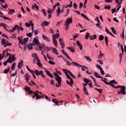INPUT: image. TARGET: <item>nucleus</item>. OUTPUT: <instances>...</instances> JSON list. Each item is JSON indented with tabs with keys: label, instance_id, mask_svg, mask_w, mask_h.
Returning a JSON list of instances; mask_svg holds the SVG:
<instances>
[{
	"label": "nucleus",
	"instance_id": "58836bf2",
	"mask_svg": "<svg viewBox=\"0 0 126 126\" xmlns=\"http://www.w3.org/2000/svg\"><path fill=\"white\" fill-rule=\"evenodd\" d=\"M90 36V35L89 33H87L85 36V39H87Z\"/></svg>",
	"mask_w": 126,
	"mask_h": 126
},
{
	"label": "nucleus",
	"instance_id": "3c124183",
	"mask_svg": "<svg viewBox=\"0 0 126 126\" xmlns=\"http://www.w3.org/2000/svg\"><path fill=\"white\" fill-rule=\"evenodd\" d=\"M64 25L65 26L64 28L65 29L66 31L69 28V25H66H66L65 24H64Z\"/></svg>",
	"mask_w": 126,
	"mask_h": 126
},
{
	"label": "nucleus",
	"instance_id": "f704fd0d",
	"mask_svg": "<svg viewBox=\"0 0 126 126\" xmlns=\"http://www.w3.org/2000/svg\"><path fill=\"white\" fill-rule=\"evenodd\" d=\"M15 55H13L12 59H11V61H10V63H12V62L13 61H14V60H15Z\"/></svg>",
	"mask_w": 126,
	"mask_h": 126
},
{
	"label": "nucleus",
	"instance_id": "79ce46f5",
	"mask_svg": "<svg viewBox=\"0 0 126 126\" xmlns=\"http://www.w3.org/2000/svg\"><path fill=\"white\" fill-rule=\"evenodd\" d=\"M50 50V48L48 47H45L44 48V50L46 52H48Z\"/></svg>",
	"mask_w": 126,
	"mask_h": 126
},
{
	"label": "nucleus",
	"instance_id": "9b49d317",
	"mask_svg": "<svg viewBox=\"0 0 126 126\" xmlns=\"http://www.w3.org/2000/svg\"><path fill=\"white\" fill-rule=\"evenodd\" d=\"M55 79L57 81L58 85H59L60 84H61V78L60 77H55Z\"/></svg>",
	"mask_w": 126,
	"mask_h": 126
},
{
	"label": "nucleus",
	"instance_id": "cd10ccee",
	"mask_svg": "<svg viewBox=\"0 0 126 126\" xmlns=\"http://www.w3.org/2000/svg\"><path fill=\"white\" fill-rule=\"evenodd\" d=\"M8 9L9 10L8 12V13L9 14H12L15 12V11L13 9L11 10L10 9Z\"/></svg>",
	"mask_w": 126,
	"mask_h": 126
},
{
	"label": "nucleus",
	"instance_id": "69168bd1",
	"mask_svg": "<svg viewBox=\"0 0 126 126\" xmlns=\"http://www.w3.org/2000/svg\"><path fill=\"white\" fill-rule=\"evenodd\" d=\"M105 76L106 77H111V76L109 74H105Z\"/></svg>",
	"mask_w": 126,
	"mask_h": 126
},
{
	"label": "nucleus",
	"instance_id": "13d9d810",
	"mask_svg": "<svg viewBox=\"0 0 126 126\" xmlns=\"http://www.w3.org/2000/svg\"><path fill=\"white\" fill-rule=\"evenodd\" d=\"M96 18L97 19V20H96V19H95V20L98 22V23L97 24H100V22L99 20H98V17H96Z\"/></svg>",
	"mask_w": 126,
	"mask_h": 126
},
{
	"label": "nucleus",
	"instance_id": "393cba45",
	"mask_svg": "<svg viewBox=\"0 0 126 126\" xmlns=\"http://www.w3.org/2000/svg\"><path fill=\"white\" fill-rule=\"evenodd\" d=\"M52 40L53 43L56 47H57V43L56 40L54 39V38H52Z\"/></svg>",
	"mask_w": 126,
	"mask_h": 126
},
{
	"label": "nucleus",
	"instance_id": "39448f33",
	"mask_svg": "<svg viewBox=\"0 0 126 126\" xmlns=\"http://www.w3.org/2000/svg\"><path fill=\"white\" fill-rule=\"evenodd\" d=\"M72 23V18H68L65 22L64 24L66 25H69V24H71Z\"/></svg>",
	"mask_w": 126,
	"mask_h": 126
},
{
	"label": "nucleus",
	"instance_id": "412c9836",
	"mask_svg": "<svg viewBox=\"0 0 126 126\" xmlns=\"http://www.w3.org/2000/svg\"><path fill=\"white\" fill-rule=\"evenodd\" d=\"M37 64L38 66L40 68H41L42 67L43 65L42 64H41L40 63V61L39 59L37 61Z\"/></svg>",
	"mask_w": 126,
	"mask_h": 126
},
{
	"label": "nucleus",
	"instance_id": "338daca9",
	"mask_svg": "<svg viewBox=\"0 0 126 126\" xmlns=\"http://www.w3.org/2000/svg\"><path fill=\"white\" fill-rule=\"evenodd\" d=\"M38 30H36L34 31V33H35L34 35H37L38 34Z\"/></svg>",
	"mask_w": 126,
	"mask_h": 126
},
{
	"label": "nucleus",
	"instance_id": "f03ea898",
	"mask_svg": "<svg viewBox=\"0 0 126 126\" xmlns=\"http://www.w3.org/2000/svg\"><path fill=\"white\" fill-rule=\"evenodd\" d=\"M65 61L66 62L67 65L68 66L72 65V64H73V66H75L77 67L78 66V65L79 66V64L76 62H74L73 61L70 63H69V62L65 60Z\"/></svg>",
	"mask_w": 126,
	"mask_h": 126
},
{
	"label": "nucleus",
	"instance_id": "1a4fd4ad",
	"mask_svg": "<svg viewBox=\"0 0 126 126\" xmlns=\"http://www.w3.org/2000/svg\"><path fill=\"white\" fill-rule=\"evenodd\" d=\"M49 22L44 21L41 23V25L42 27L46 26H47L49 25Z\"/></svg>",
	"mask_w": 126,
	"mask_h": 126
},
{
	"label": "nucleus",
	"instance_id": "f257e3e1",
	"mask_svg": "<svg viewBox=\"0 0 126 126\" xmlns=\"http://www.w3.org/2000/svg\"><path fill=\"white\" fill-rule=\"evenodd\" d=\"M35 72L37 76H38L40 75H41L43 78H45V75L43 74V71L41 70L39 71L37 70H35Z\"/></svg>",
	"mask_w": 126,
	"mask_h": 126
},
{
	"label": "nucleus",
	"instance_id": "0e129e2a",
	"mask_svg": "<svg viewBox=\"0 0 126 126\" xmlns=\"http://www.w3.org/2000/svg\"><path fill=\"white\" fill-rule=\"evenodd\" d=\"M100 72L101 73L102 75H103L105 74V73L104 72V71L102 70V69H100Z\"/></svg>",
	"mask_w": 126,
	"mask_h": 126
},
{
	"label": "nucleus",
	"instance_id": "c03bdc74",
	"mask_svg": "<svg viewBox=\"0 0 126 126\" xmlns=\"http://www.w3.org/2000/svg\"><path fill=\"white\" fill-rule=\"evenodd\" d=\"M26 35H27V36L29 37H32V34L31 32H30L28 33H26Z\"/></svg>",
	"mask_w": 126,
	"mask_h": 126
},
{
	"label": "nucleus",
	"instance_id": "7ed1b4c3",
	"mask_svg": "<svg viewBox=\"0 0 126 126\" xmlns=\"http://www.w3.org/2000/svg\"><path fill=\"white\" fill-rule=\"evenodd\" d=\"M39 41L37 39V37H36L34 39L33 41V45L35 46L36 45L37 46L39 43Z\"/></svg>",
	"mask_w": 126,
	"mask_h": 126
},
{
	"label": "nucleus",
	"instance_id": "2eb2a0df",
	"mask_svg": "<svg viewBox=\"0 0 126 126\" xmlns=\"http://www.w3.org/2000/svg\"><path fill=\"white\" fill-rule=\"evenodd\" d=\"M52 36L53 37V38H54V39H57L60 37V34L57 33L56 34H53Z\"/></svg>",
	"mask_w": 126,
	"mask_h": 126
},
{
	"label": "nucleus",
	"instance_id": "2f4dec72",
	"mask_svg": "<svg viewBox=\"0 0 126 126\" xmlns=\"http://www.w3.org/2000/svg\"><path fill=\"white\" fill-rule=\"evenodd\" d=\"M67 48L69 49L70 51L73 53L75 51L74 47H73V48H72L71 47H67Z\"/></svg>",
	"mask_w": 126,
	"mask_h": 126
},
{
	"label": "nucleus",
	"instance_id": "09e8293b",
	"mask_svg": "<svg viewBox=\"0 0 126 126\" xmlns=\"http://www.w3.org/2000/svg\"><path fill=\"white\" fill-rule=\"evenodd\" d=\"M32 72L31 73H32L34 78L35 79L36 78V77L35 75L34 74L35 73V71L33 70H32Z\"/></svg>",
	"mask_w": 126,
	"mask_h": 126
},
{
	"label": "nucleus",
	"instance_id": "aec40b11",
	"mask_svg": "<svg viewBox=\"0 0 126 126\" xmlns=\"http://www.w3.org/2000/svg\"><path fill=\"white\" fill-rule=\"evenodd\" d=\"M1 26H2L3 28L7 31L9 32L7 28V26L5 24L3 23H1Z\"/></svg>",
	"mask_w": 126,
	"mask_h": 126
},
{
	"label": "nucleus",
	"instance_id": "b1692460",
	"mask_svg": "<svg viewBox=\"0 0 126 126\" xmlns=\"http://www.w3.org/2000/svg\"><path fill=\"white\" fill-rule=\"evenodd\" d=\"M17 39L19 41V44L21 45H23V41L22 39H21L20 37H18L17 38Z\"/></svg>",
	"mask_w": 126,
	"mask_h": 126
},
{
	"label": "nucleus",
	"instance_id": "6e6552de",
	"mask_svg": "<svg viewBox=\"0 0 126 126\" xmlns=\"http://www.w3.org/2000/svg\"><path fill=\"white\" fill-rule=\"evenodd\" d=\"M24 77L25 78V80L26 81V82H27L30 78L29 75L27 73L24 76Z\"/></svg>",
	"mask_w": 126,
	"mask_h": 126
},
{
	"label": "nucleus",
	"instance_id": "a19ab883",
	"mask_svg": "<svg viewBox=\"0 0 126 126\" xmlns=\"http://www.w3.org/2000/svg\"><path fill=\"white\" fill-rule=\"evenodd\" d=\"M16 64L15 63H13L11 67L12 70H14Z\"/></svg>",
	"mask_w": 126,
	"mask_h": 126
},
{
	"label": "nucleus",
	"instance_id": "4be33fe9",
	"mask_svg": "<svg viewBox=\"0 0 126 126\" xmlns=\"http://www.w3.org/2000/svg\"><path fill=\"white\" fill-rule=\"evenodd\" d=\"M96 35H94L91 36L90 37L89 39L90 40H93L96 39Z\"/></svg>",
	"mask_w": 126,
	"mask_h": 126
},
{
	"label": "nucleus",
	"instance_id": "c9c22d12",
	"mask_svg": "<svg viewBox=\"0 0 126 126\" xmlns=\"http://www.w3.org/2000/svg\"><path fill=\"white\" fill-rule=\"evenodd\" d=\"M84 57L86 59V60L88 61L89 62H91V61L92 60L90 58V57L89 56H84Z\"/></svg>",
	"mask_w": 126,
	"mask_h": 126
},
{
	"label": "nucleus",
	"instance_id": "dca6fc26",
	"mask_svg": "<svg viewBox=\"0 0 126 126\" xmlns=\"http://www.w3.org/2000/svg\"><path fill=\"white\" fill-rule=\"evenodd\" d=\"M105 31L106 32L110 34V35H111L113 37H115L114 35L111 32H110L109 30L107 29L106 27H105Z\"/></svg>",
	"mask_w": 126,
	"mask_h": 126
},
{
	"label": "nucleus",
	"instance_id": "bb28decb",
	"mask_svg": "<svg viewBox=\"0 0 126 126\" xmlns=\"http://www.w3.org/2000/svg\"><path fill=\"white\" fill-rule=\"evenodd\" d=\"M33 44L32 43H30L28 45V48L29 50H31L32 49V46Z\"/></svg>",
	"mask_w": 126,
	"mask_h": 126
},
{
	"label": "nucleus",
	"instance_id": "680f3d73",
	"mask_svg": "<svg viewBox=\"0 0 126 126\" xmlns=\"http://www.w3.org/2000/svg\"><path fill=\"white\" fill-rule=\"evenodd\" d=\"M9 58L7 60L9 62V63H10V62L11 61V59L12 58V57L11 55H10V56H9Z\"/></svg>",
	"mask_w": 126,
	"mask_h": 126
},
{
	"label": "nucleus",
	"instance_id": "a211bd4d",
	"mask_svg": "<svg viewBox=\"0 0 126 126\" xmlns=\"http://www.w3.org/2000/svg\"><path fill=\"white\" fill-rule=\"evenodd\" d=\"M52 51L53 53L56 54L57 55H58V54L56 49L55 48H52Z\"/></svg>",
	"mask_w": 126,
	"mask_h": 126
},
{
	"label": "nucleus",
	"instance_id": "473e14b6",
	"mask_svg": "<svg viewBox=\"0 0 126 126\" xmlns=\"http://www.w3.org/2000/svg\"><path fill=\"white\" fill-rule=\"evenodd\" d=\"M110 28L112 30V32H113V33L114 34H116L117 33H116V31L114 29V28L113 27H111Z\"/></svg>",
	"mask_w": 126,
	"mask_h": 126
},
{
	"label": "nucleus",
	"instance_id": "49530a36",
	"mask_svg": "<svg viewBox=\"0 0 126 126\" xmlns=\"http://www.w3.org/2000/svg\"><path fill=\"white\" fill-rule=\"evenodd\" d=\"M48 63L52 65H54L55 63V62H54L52 61H48Z\"/></svg>",
	"mask_w": 126,
	"mask_h": 126
},
{
	"label": "nucleus",
	"instance_id": "4d7b16f0",
	"mask_svg": "<svg viewBox=\"0 0 126 126\" xmlns=\"http://www.w3.org/2000/svg\"><path fill=\"white\" fill-rule=\"evenodd\" d=\"M18 26L16 25L13 28V29L14 31L15 30H16L17 28H18Z\"/></svg>",
	"mask_w": 126,
	"mask_h": 126
},
{
	"label": "nucleus",
	"instance_id": "72a5a7b5",
	"mask_svg": "<svg viewBox=\"0 0 126 126\" xmlns=\"http://www.w3.org/2000/svg\"><path fill=\"white\" fill-rule=\"evenodd\" d=\"M81 16L84 18L88 20H89V19L85 15L83 14H81Z\"/></svg>",
	"mask_w": 126,
	"mask_h": 126
},
{
	"label": "nucleus",
	"instance_id": "f3484780",
	"mask_svg": "<svg viewBox=\"0 0 126 126\" xmlns=\"http://www.w3.org/2000/svg\"><path fill=\"white\" fill-rule=\"evenodd\" d=\"M45 71L46 73L51 78H53V75L50 73L47 70H45Z\"/></svg>",
	"mask_w": 126,
	"mask_h": 126
},
{
	"label": "nucleus",
	"instance_id": "5701e85b",
	"mask_svg": "<svg viewBox=\"0 0 126 126\" xmlns=\"http://www.w3.org/2000/svg\"><path fill=\"white\" fill-rule=\"evenodd\" d=\"M76 42H77V44L80 47V50H81L82 48V45L80 44V43L79 42V41H76Z\"/></svg>",
	"mask_w": 126,
	"mask_h": 126
},
{
	"label": "nucleus",
	"instance_id": "ea45409f",
	"mask_svg": "<svg viewBox=\"0 0 126 126\" xmlns=\"http://www.w3.org/2000/svg\"><path fill=\"white\" fill-rule=\"evenodd\" d=\"M104 38V37L102 35H100L99 36V40L100 41H102L103 40Z\"/></svg>",
	"mask_w": 126,
	"mask_h": 126
},
{
	"label": "nucleus",
	"instance_id": "603ef678",
	"mask_svg": "<svg viewBox=\"0 0 126 126\" xmlns=\"http://www.w3.org/2000/svg\"><path fill=\"white\" fill-rule=\"evenodd\" d=\"M18 30H21L23 31V28L21 26H19L18 27Z\"/></svg>",
	"mask_w": 126,
	"mask_h": 126
},
{
	"label": "nucleus",
	"instance_id": "f8f14e48",
	"mask_svg": "<svg viewBox=\"0 0 126 126\" xmlns=\"http://www.w3.org/2000/svg\"><path fill=\"white\" fill-rule=\"evenodd\" d=\"M23 65V61L22 60L21 62L18 63V68L19 69H20L22 67Z\"/></svg>",
	"mask_w": 126,
	"mask_h": 126
},
{
	"label": "nucleus",
	"instance_id": "de8ad7c7",
	"mask_svg": "<svg viewBox=\"0 0 126 126\" xmlns=\"http://www.w3.org/2000/svg\"><path fill=\"white\" fill-rule=\"evenodd\" d=\"M27 88L29 90V91H28V92L30 94H31L32 93H33V91L32 90H31L29 88Z\"/></svg>",
	"mask_w": 126,
	"mask_h": 126
},
{
	"label": "nucleus",
	"instance_id": "0eeeda50",
	"mask_svg": "<svg viewBox=\"0 0 126 126\" xmlns=\"http://www.w3.org/2000/svg\"><path fill=\"white\" fill-rule=\"evenodd\" d=\"M39 47V48L41 51H42V48L45 47V45L44 44H41L39 43L37 46Z\"/></svg>",
	"mask_w": 126,
	"mask_h": 126
},
{
	"label": "nucleus",
	"instance_id": "ddd939ff",
	"mask_svg": "<svg viewBox=\"0 0 126 126\" xmlns=\"http://www.w3.org/2000/svg\"><path fill=\"white\" fill-rule=\"evenodd\" d=\"M32 56L33 58L36 60V61L38 60L39 59L37 56V54L36 53H33L32 54Z\"/></svg>",
	"mask_w": 126,
	"mask_h": 126
},
{
	"label": "nucleus",
	"instance_id": "e433bc0d",
	"mask_svg": "<svg viewBox=\"0 0 126 126\" xmlns=\"http://www.w3.org/2000/svg\"><path fill=\"white\" fill-rule=\"evenodd\" d=\"M5 39L4 38H2L1 39V45H4L6 42L5 41Z\"/></svg>",
	"mask_w": 126,
	"mask_h": 126
},
{
	"label": "nucleus",
	"instance_id": "9d476101",
	"mask_svg": "<svg viewBox=\"0 0 126 126\" xmlns=\"http://www.w3.org/2000/svg\"><path fill=\"white\" fill-rule=\"evenodd\" d=\"M42 37L43 39L45 41L49 42L50 41V40L47 36L44 34H42Z\"/></svg>",
	"mask_w": 126,
	"mask_h": 126
},
{
	"label": "nucleus",
	"instance_id": "6ab92c4d",
	"mask_svg": "<svg viewBox=\"0 0 126 126\" xmlns=\"http://www.w3.org/2000/svg\"><path fill=\"white\" fill-rule=\"evenodd\" d=\"M83 91L84 94L86 95H88L89 94L87 92V90L86 87L84 86V88L83 89Z\"/></svg>",
	"mask_w": 126,
	"mask_h": 126
},
{
	"label": "nucleus",
	"instance_id": "37998d69",
	"mask_svg": "<svg viewBox=\"0 0 126 126\" xmlns=\"http://www.w3.org/2000/svg\"><path fill=\"white\" fill-rule=\"evenodd\" d=\"M100 70V69H102V68L100 65L96 64L95 65Z\"/></svg>",
	"mask_w": 126,
	"mask_h": 126
},
{
	"label": "nucleus",
	"instance_id": "a18cd8bd",
	"mask_svg": "<svg viewBox=\"0 0 126 126\" xmlns=\"http://www.w3.org/2000/svg\"><path fill=\"white\" fill-rule=\"evenodd\" d=\"M73 7L74 9H76L77 8V4L75 3H73Z\"/></svg>",
	"mask_w": 126,
	"mask_h": 126
},
{
	"label": "nucleus",
	"instance_id": "6e6d98bb",
	"mask_svg": "<svg viewBox=\"0 0 126 126\" xmlns=\"http://www.w3.org/2000/svg\"><path fill=\"white\" fill-rule=\"evenodd\" d=\"M96 26L98 28H99L100 29H102V27L100 25V24H96Z\"/></svg>",
	"mask_w": 126,
	"mask_h": 126
},
{
	"label": "nucleus",
	"instance_id": "774afa93",
	"mask_svg": "<svg viewBox=\"0 0 126 126\" xmlns=\"http://www.w3.org/2000/svg\"><path fill=\"white\" fill-rule=\"evenodd\" d=\"M79 8L80 9H81L82 7L83 6V4L82 3H80L79 4Z\"/></svg>",
	"mask_w": 126,
	"mask_h": 126
},
{
	"label": "nucleus",
	"instance_id": "5fc2aeb1",
	"mask_svg": "<svg viewBox=\"0 0 126 126\" xmlns=\"http://www.w3.org/2000/svg\"><path fill=\"white\" fill-rule=\"evenodd\" d=\"M103 55L104 54H99L98 56V58L99 59H101V58L102 57Z\"/></svg>",
	"mask_w": 126,
	"mask_h": 126
},
{
	"label": "nucleus",
	"instance_id": "052dcab7",
	"mask_svg": "<svg viewBox=\"0 0 126 126\" xmlns=\"http://www.w3.org/2000/svg\"><path fill=\"white\" fill-rule=\"evenodd\" d=\"M105 1L107 3L112 2V0H105Z\"/></svg>",
	"mask_w": 126,
	"mask_h": 126
},
{
	"label": "nucleus",
	"instance_id": "4c0bfd02",
	"mask_svg": "<svg viewBox=\"0 0 126 126\" xmlns=\"http://www.w3.org/2000/svg\"><path fill=\"white\" fill-rule=\"evenodd\" d=\"M79 66H77V67L78 68H79V67H81L82 68H85L87 69H88V68L86 67L85 66H82L81 65H80L79 64Z\"/></svg>",
	"mask_w": 126,
	"mask_h": 126
},
{
	"label": "nucleus",
	"instance_id": "7c9ffc66",
	"mask_svg": "<svg viewBox=\"0 0 126 126\" xmlns=\"http://www.w3.org/2000/svg\"><path fill=\"white\" fill-rule=\"evenodd\" d=\"M61 52L64 55L66 56V57L67 56H68L66 52L64 51L63 50H62Z\"/></svg>",
	"mask_w": 126,
	"mask_h": 126
},
{
	"label": "nucleus",
	"instance_id": "c85d7f7f",
	"mask_svg": "<svg viewBox=\"0 0 126 126\" xmlns=\"http://www.w3.org/2000/svg\"><path fill=\"white\" fill-rule=\"evenodd\" d=\"M83 80L84 81V82L86 83H89V82H91V81L90 80L88 79H87L84 78L83 79Z\"/></svg>",
	"mask_w": 126,
	"mask_h": 126
},
{
	"label": "nucleus",
	"instance_id": "864d4df0",
	"mask_svg": "<svg viewBox=\"0 0 126 126\" xmlns=\"http://www.w3.org/2000/svg\"><path fill=\"white\" fill-rule=\"evenodd\" d=\"M87 0H85V1H84V5H83V8H86V4L87 3Z\"/></svg>",
	"mask_w": 126,
	"mask_h": 126
},
{
	"label": "nucleus",
	"instance_id": "423d86ee",
	"mask_svg": "<svg viewBox=\"0 0 126 126\" xmlns=\"http://www.w3.org/2000/svg\"><path fill=\"white\" fill-rule=\"evenodd\" d=\"M121 88L120 91H118L117 92V94H119L120 93L122 94L125 91L126 87L124 86H122V87Z\"/></svg>",
	"mask_w": 126,
	"mask_h": 126
},
{
	"label": "nucleus",
	"instance_id": "8fccbe9b",
	"mask_svg": "<svg viewBox=\"0 0 126 126\" xmlns=\"http://www.w3.org/2000/svg\"><path fill=\"white\" fill-rule=\"evenodd\" d=\"M104 8L105 9H108L109 10L110 9V5H109L108 6L107 5H105Z\"/></svg>",
	"mask_w": 126,
	"mask_h": 126
},
{
	"label": "nucleus",
	"instance_id": "20e7f679",
	"mask_svg": "<svg viewBox=\"0 0 126 126\" xmlns=\"http://www.w3.org/2000/svg\"><path fill=\"white\" fill-rule=\"evenodd\" d=\"M59 41L61 46L63 48L65 47V44L63 39L62 38H60L59 39Z\"/></svg>",
	"mask_w": 126,
	"mask_h": 126
},
{
	"label": "nucleus",
	"instance_id": "bf43d9fd",
	"mask_svg": "<svg viewBox=\"0 0 126 126\" xmlns=\"http://www.w3.org/2000/svg\"><path fill=\"white\" fill-rule=\"evenodd\" d=\"M97 62H99V63L100 64H103V61L102 60H98L97 61Z\"/></svg>",
	"mask_w": 126,
	"mask_h": 126
},
{
	"label": "nucleus",
	"instance_id": "4468645a",
	"mask_svg": "<svg viewBox=\"0 0 126 126\" xmlns=\"http://www.w3.org/2000/svg\"><path fill=\"white\" fill-rule=\"evenodd\" d=\"M111 81H112V80L110 81V82H106V84L110 85L112 87L114 88V87L115 86V85L113 84V82Z\"/></svg>",
	"mask_w": 126,
	"mask_h": 126
},
{
	"label": "nucleus",
	"instance_id": "a878e982",
	"mask_svg": "<svg viewBox=\"0 0 126 126\" xmlns=\"http://www.w3.org/2000/svg\"><path fill=\"white\" fill-rule=\"evenodd\" d=\"M56 12L57 14V16H59V14L61 12L60 8L59 7H58V9L57 10Z\"/></svg>",
	"mask_w": 126,
	"mask_h": 126
},
{
	"label": "nucleus",
	"instance_id": "e2e57ef3",
	"mask_svg": "<svg viewBox=\"0 0 126 126\" xmlns=\"http://www.w3.org/2000/svg\"><path fill=\"white\" fill-rule=\"evenodd\" d=\"M94 8L97 9H99L100 8V7L96 5L95 4L94 5Z\"/></svg>",
	"mask_w": 126,
	"mask_h": 126
},
{
	"label": "nucleus",
	"instance_id": "c756f323",
	"mask_svg": "<svg viewBox=\"0 0 126 126\" xmlns=\"http://www.w3.org/2000/svg\"><path fill=\"white\" fill-rule=\"evenodd\" d=\"M28 38V37H27V38H25L23 39V44H25L27 42Z\"/></svg>",
	"mask_w": 126,
	"mask_h": 126
}]
</instances>
